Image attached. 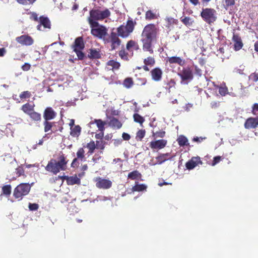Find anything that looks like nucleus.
Wrapping results in <instances>:
<instances>
[{
    "instance_id": "1",
    "label": "nucleus",
    "mask_w": 258,
    "mask_h": 258,
    "mask_svg": "<svg viewBox=\"0 0 258 258\" xmlns=\"http://www.w3.org/2000/svg\"><path fill=\"white\" fill-rule=\"evenodd\" d=\"M159 32V28L154 24H149L144 27L141 39L144 51H148L151 54L153 53V44L157 41Z\"/></svg>"
},
{
    "instance_id": "2",
    "label": "nucleus",
    "mask_w": 258,
    "mask_h": 258,
    "mask_svg": "<svg viewBox=\"0 0 258 258\" xmlns=\"http://www.w3.org/2000/svg\"><path fill=\"white\" fill-rule=\"evenodd\" d=\"M90 16L88 19L90 26H99L97 21H102L108 18L111 15V12L108 9L100 10L99 9H93L89 12Z\"/></svg>"
},
{
    "instance_id": "3",
    "label": "nucleus",
    "mask_w": 258,
    "mask_h": 258,
    "mask_svg": "<svg viewBox=\"0 0 258 258\" xmlns=\"http://www.w3.org/2000/svg\"><path fill=\"white\" fill-rule=\"evenodd\" d=\"M136 24L132 19H128L125 25H121L117 28L118 35L122 38L127 37L133 32Z\"/></svg>"
},
{
    "instance_id": "4",
    "label": "nucleus",
    "mask_w": 258,
    "mask_h": 258,
    "mask_svg": "<svg viewBox=\"0 0 258 258\" xmlns=\"http://www.w3.org/2000/svg\"><path fill=\"white\" fill-rule=\"evenodd\" d=\"M203 20L209 24H211L217 20L216 11L212 8L203 9L201 13Z\"/></svg>"
},
{
    "instance_id": "5",
    "label": "nucleus",
    "mask_w": 258,
    "mask_h": 258,
    "mask_svg": "<svg viewBox=\"0 0 258 258\" xmlns=\"http://www.w3.org/2000/svg\"><path fill=\"white\" fill-rule=\"evenodd\" d=\"M31 186L28 183H23L19 184L14 190L13 196L19 200L28 194L30 190Z\"/></svg>"
},
{
    "instance_id": "6",
    "label": "nucleus",
    "mask_w": 258,
    "mask_h": 258,
    "mask_svg": "<svg viewBox=\"0 0 258 258\" xmlns=\"http://www.w3.org/2000/svg\"><path fill=\"white\" fill-rule=\"evenodd\" d=\"M118 33L112 31L108 37L104 38L105 43H110L111 50L117 48L121 44V40L118 37Z\"/></svg>"
},
{
    "instance_id": "7",
    "label": "nucleus",
    "mask_w": 258,
    "mask_h": 258,
    "mask_svg": "<svg viewBox=\"0 0 258 258\" xmlns=\"http://www.w3.org/2000/svg\"><path fill=\"white\" fill-rule=\"evenodd\" d=\"M193 69L191 67L183 68L182 70L178 73L180 77L181 83L187 84V81H191L194 78Z\"/></svg>"
},
{
    "instance_id": "8",
    "label": "nucleus",
    "mask_w": 258,
    "mask_h": 258,
    "mask_svg": "<svg viewBox=\"0 0 258 258\" xmlns=\"http://www.w3.org/2000/svg\"><path fill=\"white\" fill-rule=\"evenodd\" d=\"M91 28V33L94 36L96 37L99 39H103L106 38L107 34V29L103 25H99V26H90Z\"/></svg>"
},
{
    "instance_id": "9",
    "label": "nucleus",
    "mask_w": 258,
    "mask_h": 258,
    "mask_svg": "<svg viewBox=\"0 0 258 258\" xmlns=\"http://www.w3.org/2000/svg\"><path fill=\"white\" fill-rule=\"evenodd\" d=\"M37 29L39 31H44L46 29H51V22L47 17L44 16L39 17Z\"/></svg>"
},
{
    "instance_id": "10",
    "label": "nucleus",
    "mask_w": 258,
    "mask_h": 258,
    "mask_svg": "<svg viewBox=\"0 0 258 258\" xmlns=\"http://www.w3.org/2000/svg\"><path fill=\"white\" fill-rule=\"evenodd\" d=\"M94 181L96 182V186L100 189H109L112 186V182L109 179L102 178L100 177H97Z\"/></svg>"
},
{
    "instance_id": "11",
    "label": "nucleus",
    "mask_w": 258,
    "mask_h": 258,
    "mask_svg": "<svg viewBox=\"0 0 258 258\" xmlns=\"http://www.w3.org/2000/svg\"><path fill=\"white\" fill-rule=\"evenodd\" d=\"M16 41L22 45L30 46L34 43L33 38L28 35H22L16 38Z\"/></svg>"
},
{
    "instance_id": "12",
    "label": "nucleus",
    "mask_w": 258,
    "mask_h": 258,
    "mask_svg": "<svg viewBox=\"0 0 258 258\" xmlns=\"http://www.w3.org/2000/svg\"><path fill=\"white\" fill-rule=\"evenodd\" d=\"M167 144V140L160 139L151 141L149 146L152 150H159L165 147Z\"/></svg>"
},
{
    "instance_id": "13",
    "label": "nucleus",
    "mask_w": 258,
    "mask_h": 258,
    "mask_svg": "<svg viewBox=\"0 0 258 258\" xmlns=\"http://www.w3.org/2000/svg\"><path fill=\"white\" fill-rule=\"evenodd\" d=\"M203 164L201 158L199 156L192 157L188 161L185 163V167L188 170H192L199 164Z\"/></svg>"
},
{
    "instance_id": "14",
    "label": "nucleus",
    "mask_w": 258,
    "mask_h": 258,
    "mask_svg": "<svg viewBox=\"0 0 258 258\" xmlns=\"http://www.w3.org/2000/svg\"><path fill=\"white\" fill-rule=\"evenodd\" d=\"M45 170L55 175L57 174L60 171L57 165L56 160L54 159H51L48 162L47 165L45 167Z\"/></svg>"
},
{
    "instance_id": "15",
    "label": "nucleus",
    "mask_w": 258,
    "mask_h": 258,
    "mask_svg": "<svg viewBox=\"0 0 258 258\" xmlns=\"http://www.w3.org/2000/svg\"><path fill=\"white\" fill-rule=\"evenodd\" d=\"M152 79L155 82H160L161 81L163 76L162 70L156 67L152 69L150 72Z\"/></svg>"
},
{
    "instance_id": "16",
    "label": "nucleus",
    "mask_w": 258,
    "mask_h": 258,
    "mask_svg": "<svg viewBox=\"0 0 258 258\" xmlns=\"http://www.w3.org/2000/svg\"><path fill=\"white\" fill-rule=\"evenodd\" d=\"M56 115V112L52 107H47L44 110L43 117L44 120H50L55 118Z\"/></svg>"
},
{
    "instance_id": "17",
    "label": "nucleus",
    "mask_w": 258,
    "mask_h": 258,
    "mask_svg": "<svg viewBox=\"0 0 258 258\" xmlns=\"http://www.w3.org/2000/svg\"><path fill=\"white\" fill-rule=\"evenodd\" d=\"M167 62H168L170 66L172 67V64H177L180 66H183L185 63V60L179 56L168 57L167 59Z\"/></svg>"
},
{
    "instance_id": "18",
    "label": "nucleus",
    "mask_w": 258,
    "mask_h": 258,
    "mask_svg": "<svg viewBox=\"0 0 258 258\" xmlns=\"http://www.w3.org/2000/svg\"><path fill=\"white\" fill-rule=\"evenodd\" d=\"M244 126L246 129L255 128L258 126V117L248 118Z\"/></svg>"
},
{
    "instance_id": "19",
    "label": "nucleus",
    "mask_w": 258,
    "mask_h": 258,
    "mask_svg": "<svg viewBox=\"0 0 258 258\" xmlns=\"http://www.w3.org/2000/svg\"><path fill=\"white\" fill-rule=\"evenodd\" d=\"M68 162V161L63 154L59 155L58 157V161H56V164L60 171L66 170Z\"/></svg>"
},
{
    "instance_id": "20",
    "label": "nucleus",
    "mask_w": 258,
    "mask_h": 258,
    "mask_svg": "<svg viewBox=\"0 0 258 258\" xmlns=\"http://www.w3.org/2000/svg\"><path fill=\"white\" fill-rule=\"evenodd\" d=\"M232 40L234 42V50L238 51L242 48L243 44L242 43L241 37L239 36L238 34L233 33Z\"/></svg>"
},
{
    "instance_id": "21",
    "label": "nucleus",
    "mask_w": 258,
    "mask_h": 258,
    "mask_svg": "<svg viewBox=\"0 0 258 258\" xmlns=\"http://www.w3.org/2000/svg\"><path fill=\"white\" fill-rule=\"evenodd\" d=\"M85 47V44L84 43L83 39L82 37H79L76 38L74 44L72 45V48L74 50L84 49Z\"/></svg>"
},
{
    "instance_id": "22",
    "label": "nucleus",
    "mask_w": 258,
    "mask_h": 258,
    "mask_svg": "<svg viewBox=\"0 0 258 258\" xmlns=\"http://www.w3.org/2000/svg\"><path fill=\"white\" fill-rule=\"evenodd\" d=\"M35 105L34 104H30L28 102L23 104L21 107V110L25 114L29 115L34 110Z\"/></svg>"
},
{
    "instance_id": "23",
    "label": "nucleus",
    "mask_w": 258,
    "mask_h": 258,
    "mask_svg": "<svg viewBox=\"0 0 258 258\" xmlns=\"http://www.w3.org/2000/svg\"><path fill=\"white\" fill-rule=\"evenodd\" d=\"M109 119L108 125L110 127L115 129H119L122 126V123L118 119L114 117H110Z\"/></svg>"
},
{
    "instance_id": "24",
    "label": "nucleus",
    "mask_w": 258,
    "mask_h": 258,
    "mask_svg": "<svg viewBox=\"0 0 258 258\" xmlns=\"http://www.w3.org/2000/svg\"><path fill=\"white\" fill-rule=\"evenodd\" d=\"M170 153H167L165 154H160L157 157H156L157 163L158 164H161L168 159H171V157H169Z\"/></svg>"
},
{
    "instance_id": "25",
    "label": "nucleus",
    "mask_w": 258,
    "mask_h": 258,
    "mask_svg": "<svg viewBox=\"0 0 258 258\" xmlns=\"http://www.w3.org/2000/svg\"><path fill=\"white\" fill-rule=\"evenodd\" d=\"M88 57L91 59H98L101 57L100 52L97 49H90Z\"/></svg>"
},
{
    "instance_id": "26",
    "label": "nucleus",
    "mask_w": 258,
    "mask_h": 258,
    "mask_svg": "<svg viewBox=\"0 0 258 258\" xmlns=\"http://www.w3.org/2000/svg\"><path fill=\"white\" fill-rule=\"evenodd\" d=\"M81 183V180L78 178L76 175L74 176H69L67 178V183L68 185H74V184H80Z\"/></svg>"
},
{
    "instance_id": "27",
    "label": "nucleus",
    "mask_w": 258,
    "mask_h": 258,
    "mask_svg": "<svg viewBox=\"0 0 258 258\" xmlns=\"http://www.w3.org/2000/svg\"><path fill=\"white\" fill-rule=\"evenodd\" d=\"M81 127L80 125H75L73 127H71L70 135L74 137H78L81 134Z\"/></svg>"
},
{
    "instance_id": "28",
    "label": "nucleus",
    "mask_w": 258,
    "mask_h": 258,
    "mask_svg": "<svg viewBox=\"0 0 258 258\" xmlns=\"http://www.w3.org/2000/svg\"><path fill=\"white\" fill-rule=\"evenodd\" d=\"M31 120L34 122H40L41 120V115L40 113L34 110L28 115Z\"/></svg>"
},
{
    "instance_id": "29",
    "label": "nucleus",
    "mask_w": 258,
    "mask_h": 258,
    "mask_svg": "<svg viewBox=\"0 0 258 258\" xmlns=\"http://www.w3.org/2000/svg\"><path fill=\"white\" fill-rule=\"evenodd\" d=\"M177 141L180 147L189 145L187 138L183 135L179 136L177 139Z\"/></svg>"
},
{
    "instance_id": "30",
    "label": "nucleus",
    "mask_w": 258,
    "mask_h": 258,
    "mask_svg": "<svg viewBox=\"0 0 258 258\" xmlns=\"http://www.w3.org/2000/svg\"><path fill=\"white\" fill-rule=\"evenodd\" d=\"M54 124V122H50L49 121V120H44L43 122L44 132L47 133L49 131H51Z\"/></svg>"
},
{
    "instance_id": "31",
    "label": "nucleus",
    "mask_w": 258,
    "mask_h": 258,
    "mask_svg": "<svg viewBox=\"0 0 258 258\" xmlns=\"http://www.w3.org/2000/svg\"><path fill=\"white\" fill-rule=\"evenodd\" d=\"M147 189V186L144 184H136L132 187L133 191H142L146 190Z\"/></svg>"
},
{
    "instance_id": "32",
    "label": "nucleus",
    "mask_w": 258,
    "mask_h": 258,
    "mask_svg": "<svg viewBox=\"0 0 258 258\" xmlns=\"http://www.w3.org/2000/svg\"><path fill=\"white\" fill-rule=\"evenodd\" d=\"M2 193L6 196H9L11 194L12 187L10 184L4 185L2 188Z\"/></svg>"
},
{
    "instance_id": "33",
    "label": "nucleus",
    "mask_w": 258,
    "mask_h": 258,
    "mask_svg": "<svg viewBox=\"0 0 258 258\" xmlns=\"http://www.w3.org/2000/svg\"><path fill=\"white\" fill-rule=\"evenodd\" d=\"M141 176V173L138 170H134L128 173L127 177L131 179L135 180L140 177Z\"/></svg>"
},
{
    "instance_id": "34",
    "label": "nucleus",
    "mask_w": 258,
    "mask_h": 258,
    "mask_svg": "<svg viewBox=\"0 0 258 258\" xmlns=\"http://www.w3.org/2000/svg\"><path fill=\"white\" fill-rule=\"evenodd\" d=\"M157 18L156 15L151 10H148L146 12L145 19L147 20H152Z\"/></svg>"
},
{
    "instance_id": "35",
    "label": "nucleus",
    "mask_w": 258,
    "mask_h": 258,
    "mask_svg": "<svg viewBox=\"0 0 258 258\" xmlns=\"http://www.w3.org/2000/svg\"><path fill=\"white\" fill-rule=\"evenodd\" d=\"M134 85V81L132 78L128 77L124 79L123 85L126 88H131Z\"/></svg>"
},
{
    "instance_id": "36",
    "label": "nucleus",
    "mask_w": 258,
    "mask_h": 258,
    "mask_svg": "<svg viewBox=\"0 0 258 258\" xmlns=\"http://www.w3.org/2000/svg\"><path fill=\"white\" fill-rule=\"evenodd\" d=\"M94 122L96 124L100 132H103L105 130L104 125L105 122L102 121L101 119H95Z\"/></svg>"
},
{
    "instance_id": "37",
    "label": "nucleus",
    "mask_w": 258,
    "mask_h": 258,
    "mask_svg": "<svg viewBox=\"0 0 258 258\" xmlns=\"http://www.w3.org/2000/svg\"><path fill=\"white\" fill-rule=\"evenodd\" d=\"M165 20L167 23V27L168 28L172 26L173 25H177L178 23V20L171 17H167Z\"/></svg>"
},
{
    "instance_id": "38",
    "label": "nucleus",
    "mask_w": 258,
    "mask_h": 258,
    "mask_svg": "<svg viewBox=\"0 0 258 258\" xmlns=\"http://www.w3.org/2000/svg\"><path fill=\"white\" fill-rule=\"evenodd\" d=\"M86 147L89 149L88 153L92 154L94 152L95 149L96 148L95 142L93 141H90L87 143Z\"/></svg>"
},
{
    "instance_id": "39",
    "label": "nucleus",
    "mask_w": 258,
    "mask_h": 258,
    "mask_svg": "<svg viewBox=\"0 0 258 258\" xmlns=\"http://www.w3.org/2000/svg\"><path fill=\"white\" fill-rule=\"evenodd\" d=\"M133 118L134 121L140 123L141 125H142L143 122L145 121L144 118L138 113H135L133 115Z\"/></svg>"
},
{
    "instance_id": "40",
    "label": "nucleus",
    "mask_w": 258,
    "mask_h": 258,
    "mask_svg": "<svg viewBox=\"0 0 258 258\" xmlns=\"http://www.w3.org/2000/svg\"><path fill=\"white\" fill-rule=\"evenodd\" d=\"M144 63L145 64L152 67L155 64V60L153 57L149 56L144 59Z\"/></svg>"
},
{
    "instance_id": "41",
    "label": "nucleus",
    "mask_w": 258,
    "mask_h": 258,
    "mask_svg": "<svg viewBox=\"0 0 258 258\" xmlns=\"http://www.w3.org/2000/svg\"><path fill=\"white\" fill-rule=\"evenodd\" d=\"M146 134V131L145 130H140L138 131L136 134V139L138 141H141L144 138Z\"/></svg>"
},
{
    "instance_id": "42",
    "label": "nucleus",
    "mask_w": 258,
    "mask_h": 258,
    "mask_svg": "<svg viewBox=\"0 0 258 258\" xmlns=\"http://www.w3.org/2000/svg\"><path fill=\"white\" fill-rule=\"evenodd\" d=\"M165 132L164 131L160 130L156 132L152 133V137L154 138H163L165 136Z\"/></svg>"
},
{
    "instance_id": "43",
    "label": "nucleus",
    "mask_w": 258,
    "mask_h": 258,
    "mask_svg": "<svg viewBox=\"0 0 258 258\" xmlns=\"http://www.w3.org/2000/svg\"><path fill=\"white\" fill-rule=\"evenodd\" d=\"M108 66L112 67V69H118L120 67V63L114 60H110L107 62Z\"/></svg>"
},
{
    "instance_id": "44",
    "label": "nucleus",
    "mask_w": 258,
    "mask_h": 258,
    "mask_svg": "<svg viewBox=\"0 0 258 258\" xmlns=\"http://www.w3.org/2000/svg\"><path fill=\"white\" fill-rule=\"evenodd\" d=\"M77 158L81 160V161L85 158V151L83 148L79 149L77 152Z\"/></svg>"
},
{
    "instance_id": "45",
    "label": "nucleus",
    "mask_w": 258,
    "mask_h": 258,
    "mask_svg": "<svg viewBox=\"0 0 258 258\" xmlns=\"http://www.w3.org/2000/svg\"><path fill=\"white\" fill-rule=\"evenodd\" d=\"M175 84L176 83L173 79H170L169 81L167 84V86L166 87V88L168 90V92H170L171 88L175 87Z\"/></svg>"
},
{
    "instance_id": "46",
    "label": "nucleus",
    "mask_w": 258,
    "mask_h": 258,
    "mask_svg": "<svg viewBox=\"0 0 258 258\" xmlns=\"http://www.w3.org/2000/svg\"><path fill=\"white\" fill-rule=\"evenodd\" d=\"M31 96V93L30 92H29L28 91H25L22 92L20 94V96H19L20 98L21 99L29 98Z\"/></svg>"
},
{
    "instance_id": "47",
    "label": "nucleus",
    "mask_w": 258,
    "mask_h": 258,
    "mask_svg": "<svg viewBox=\"0 0 258 258\" xmlns=\"http://www.w3.org/2000/svg\"><path fill=\"white\" fill-rule=\"evenodd\" d=\"M95 145L96 149L103 150L105 148V143L102 140L96 141Z\"/></svg>"
},
{
    "instance_id": "48",
    "label": "nucleus",
    "mask_w": 258,
    "mask_h": 258,
    "mask_svg": "<svg viewBox=\"0 0 258 258\" xmlns=\"http://www.w3.org/2000/svg\"><path fill=\"white\" fill-rule=\"evenodd\" d=\"M119 56L123 60L128 59V53L124 50H121L118 53Z\"/></svg>"
},
{
    "instance_id": "49",
    "label": "nucleus",
    "mask_w": 258,
    "mask_h": 258,
    "mask_svg": "<svg viewBox=\"0 0 258 258\" xmlns=\"http://www.w3.org/2000/svg\"><path fill=\"white\" fill-rule=\"evenodd\" d=\"M83 50V49H76L75 50H74L76 52L79 60H83L85 57V54L82 52Z\"/></svg>"
},
{
    "instance_id": "50",
    "label": "nucleus",
    "mask_w": 258,
    "mask_h": 258,
    "mask_svg": "<svg viewBox=\"0 0 258 258\" xmlns=\"http://www.w3.org/2000/svg\"><path fill=\"white\" fill-rule=\"evenodd\" d=\"M235 4V0H225L224 7L227 10L230 7Z\"/></svg>"
},
{
    "instance_id": "51",
    "label": "nucleus",
    "mask_w": 258,
    "mask_h": 258,
    "mask_svg": "<svg viewBox=\"0 0 258 258\" xmlns=\"http://www.w3.org/2000/svg\"><path fill=\"white\" fill-rule=\"evenodd\" d=\"M190 20L188 17H181L180 19L181 21L186 26L190 25L191 24Z\"/></svg>"
},
{
    "instance_id": "52",
    "label": "nucleus",
    "mask_w": 258,
    "mask_h": 258,
    "mask_svg": "<svg viewBox=\"0 0 258 258\" xmlns=\"http://www.w3.org/2000/svg\"><path fill=\"white\" fill-rule=\"evenodd\" d=\"M219 93L222 96H225L228 93V89L226 87H219Z\"/></svg>"
},
{
    "instance_id": "53",
    "label": "nucleus",
    "mask_w": 258,
    "mask_h": 258,
    "mask_svg": "<svg viewBox=\"0 0 258 258\" xmlns=\"http://www.w3.org/2000/svg\"><path fill=\"white\" fill-rule=\"evenodd\" d=\"M24 169L22 166H19L16 169V173L18 177L21 175H24Z\"/></svg>"
},
{
    "instance_id": "54",
    "label": "nucleus",
    "mask_w": 258,
    "mask_h": 258,
    "mask_svg": "<svg viewBox=\"0 0 258 258\" xmlns=\"http://www.w3.org/2000/svg\"><path fill=\"white\" fill-rule=\"evenodd\" d=\"M20 4L27 5L33 4L36 0H16Z\"/></svg>"
},
{
    "instance_id": "55",
    "label": "nucleus",
    "mask_w": 258,
    "mask_h": 258,
    "mask_svg": "<svg viewBox=\"0 0 258 258\" xmlns=\"http://www.w3.org/2000/svg\"><path fill=\"white\" fill-rule=\"evenodd\" d=\"M79 159L77 158H74L71 163V167L74 168H78L79 165Z\"/></svg>"
},
{
    "instance_id": "56",
    "label": "nucleus",
    "mask_w": 258,
    "mask_h": 258,
    "mask_svg": "<svg viewBox=\"0 0 258 258\" xmlns=\"http://www.w3.org/2000/svg\"><path fill=\"white\" fill-rule=\"evenodd\" d=\"M38 208H39V206L37 204L29 203V209L31 211H36L38 210Z\"/></svg>"
},
{
    "instance_id": "57",
    "label": "nucleus",
    "mask_w": 258,
    "mask_h": 258,
    "mask_svg": "<svg viewBox=\"0 0 258 258\" xmlns=\"http://www.w3.org/2000/svg\"><path fill=\"white\" fill-rule=\"evenodd\" d=\"M137 82H138V85H145L147 82V80L145 78H138L137 79Z\"/></svg>"
},
{
    "instance_id": "58",
    "label": "nucleus",
    "mask_w": 258,
    "mask_h": 258,
    "mask_svg": "<svg viewBox=\"0 0 258 258\" xmlns=\"http://www.w3.org/2000/svg\"><path fill=\"white\" fill-rule=\"evenodd\" d=\"M221 160V157L218 156L214 157L213 160L212 161V163L211 164L212 166H214L216 165L217 164L220 162V161Z\"/></svg>"
},
{
    "instance_id": "59",
    "label": "nucleus",
    "mask_w": 258,
    "mask_h": 258,
    "mask_svg": "<svg viewBox=\"0 0 258 258\" xmlns=\"http://www.w3.org/2000/svg\"><path fill=\"white\" fill-rule=\"evenodd\" d=\"M249 79L253 82H257L258 81V73H253L249 76Z\"/></svg>"
},
{
    "instance_id": "60",
    "label": "nucleus",
    "mask_w": 258,
    "mask_h": 258,
    "mask_svg": "<svg viewBox=\"0 0 258 258\" xmlns=\"http://www.w3.org/2000/svg\"><path fill=\"white\" fill-rule=\"evenodd\" d=\"M252 113L255 115H258V103H254L253 105Z\"/></svg>"
},
{
    "instance_id": "61",
    "label": "nucleus",
    "mask_w": 258,
    "mask_h": 258,
    "mask_svg": "<svg viewBox=\"0 0 258 258\" xmlns=\"http://www.w3.org/2000/svg\"><path fill=\"white\" fill-rule=\"evenodd\" d=\"M30 19L34 21L39 22V17H38V15L35 12H33L31 14Z\"/></svg>"
},
{
    "instance_id": "62",
    "label": "nucleus",
    "mask_w": 258,
    "mask_h": 258,
    "mask_svg": "<svg viewBox=\"0 0 258 258\" xmlns=\"http://www.w3.org/2000/svg\"><path fill=\"white\" fill-rule=\"evenodd\" d=\"M135 44V42L133 40L128 41L126 46L127 49L129 50L131 47L134 46Z\"/></svg>"
},
{
    "instance_id": "63",
    "label": "nucleus",
    "mask_w": 258,
    "mask_h": 258,
    "mask_svg": "<svg viewBox=\"0 0 258 258\" xmlns=\"http://www.w3.org/2000/svg\"><path fill=\"white\" fill-rule=\"evenodd\" d=\"M31 66L28 63H25L22 67V69L24 71H27L30 69Z\"/></svg>"
},
{
    "instance_id": "64",
    "label": "nucleus",
    "mask_w": 258,
    "mask_h": 258,
    "mask_svg": "<svg viewBox=\"0 0 258 258\" xmlns=\"http://www.w3.org/2000/svg\"><path fill=\"white\" fill-rule=\"evenodd\" d=\"M195 73L199 76H201L202 75V71L201 70V69H200V68H199L197 66H195Z\"/></svg>"
}]
</instances>
